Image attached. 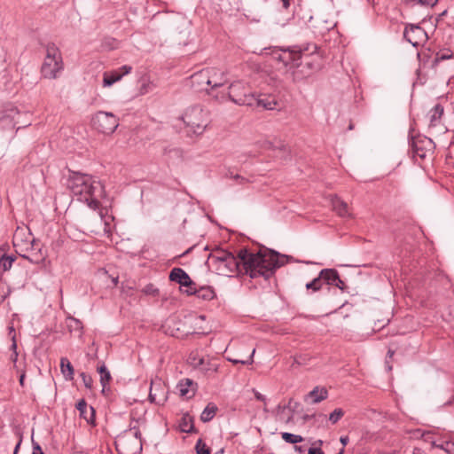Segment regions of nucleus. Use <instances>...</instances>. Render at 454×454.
I'll return each instance as SVG.
<instances>
[{"instance_id":"nucleus-13","label":"nucleus","mask_w":454,"mask_h":454,"mask_svg":"<svg viewBox=\"0 0 454 454\" xmlns=\"http://www.w3.org/2000/svg\"><path fill=\"white\" fill-rule=\"evenodd\" d=\"M20 256L34 264H39L45 259V255L42 252L41 245L36 239L28 246L27 252H23Z\"/></svg>"},{"instance_id":"nucleus-44","label":"nucleus","mask_w":454,"mask_h":454,"mask_svg":"<svg viewBox=\"0 0 454 454\" xmlns=\"http://www.w3.org/2000/svg\"><path fill=\"white\" fill-rule=\"evenodd\" d=\"M438 0H419V3L422 5L434 6L437 4Z\"/></svg>"},{"instance_id":"nucleus-19","label":"nucleus","mask_w":454,"mask_h":454,"mask_svg":"<svg viewBox=\"0 0 454 454\" xmlns=\"http://www.w3.org/2000/svg\"><path fill=\"white\" fill-rule=\"evenodd\" d=\"M209 71L212 72H209L210 78L207 82H209V87L211 90L222 87L227 82V77L221 70L215 67H209Z\"/></svg>"},{"instance_id":"nucleus-4","label":"nucleus","mask_w":454,"mask_h":454,"mask_svg":"<svg viewBox=\"0 0 454 454\" xmlns=\"http://www.w3.org/2000/svg\"><path fill=\"white\" fill-rule=\"evenodd\" d=\"M188 132L200 135L208 125L207 113L199 106H194L186 110L182 117Z\"/></svg>"},{"instance_id":"nucleus-2","label":"nucleus","mask_w":454,"mask_h":454,"mask_svg":"<svg viewBox=\"0 0 454 454\" xmlns=\"http://www.w3.org/2000/svg\"><path fill=\"white\" fill-rule=\"evenodd\" d=\"M67 187L74 197L91 209H98L99 200L106 196L105 187L91 175L69 170Z\"/></svg>"},{"instance_id":"nucleus-47","label":"nucleus","mask_w":454,"mask_h":454,"mask_svg":"<svg viewBox=\"0 0 454 454\" xmlns=\"http://www.w3.org/2000/svg\"><path fill=\"white\" fill-rule=\"evenodd\" d=\"M317 418H319V419H322V420H325V415L321 414V413H320V414H317H317H313V415H311V416H309V415H305V416H304V419H305V420H309V419H312V418H317Z\"/></svg>"},{"instance_id":"nucleus-41","label":"nucleus","mask_w":454,"mask_h":454,"mask_svg":"<svg viewBox=\"0 0 454 454\" xmlns=\"http://www.w3.org/2000/svg\"><path fill=\"white\" fill-rule=\"evenodd\" d=\"M68 321H69V326L71 328H74L75 330H82V322L74 317H69L68 318Z\"/></svg>"},{"instance_id":"nucleus-43","label":"nucleus","mask_w":454,"mask_h":454,"mask_svg":"<svg viewBox=\"0 0 454 454\" xmlns=\"http://www.w3.org/2000/svg\"><path fill=\"white\" fill-rule=\"evenodd\" d=\"M32 454H44L40 445L37 442H35L34 441Z\"/></svg>"},{"instance_id":"nucleus-55","label":"nucleus","mask_w":454,"mask_h":454,"mask_svg":"<svg viewBox=\"0 0 454 454\" xmlns=\"http://www.w3.org/2000/svg\"><path fill=\"white\" fill-rule=\"evenodd\" d=\"M234 178H235V179H237V180H240V182L245 181V178H244V177H242V176H239V175H236V176H234Z\"/></svg>"},{"instance_id":"nucleus-5","label":"nucleus","mask_w":454,"mask_h":454,"mask_svg":"<svg viewBox=\"0 0 454 454\" xmlns=\"http://www.w3.org/2000/svg\"><path fill=\"white\" fill-rule=\"evenodd\" d=\"M317 51V46L312 43L298 51L284 50L280 52L276 51L274 54L275 58L283 62L286 66L291 65L292 67H299L302 63L299 62L300 60L305 59L309 54H315Z\"/></svg>"},{"instance_id":"nucleus-49","label":"nucleus","mask_w":454,"mask_h":454,"mask_svg":"<svg viewBox=\"0 0 454 454\" xmlns=\"http://www.w3.org/2000/svg\"><path fill=\"white\" fill-rule=\"evenodd\" d=\"M21 442H22V436L20 434L19 435V441H18V442H17V444H16V446L14 448V450H13V454H17L18 453Z\"/></svg>"},{"instance_id":"nucleus-10","label":"nucleus","mask_w":454,"mask_h":454,"mask_svg":"<svg viewBox=\"0 0 454 454\" xmlns=\"http://www.w3.org/2000/svg\"><path fill=\"white\" fill-rule=\"evenodd\" d=\"M411 146L413 157L421 160L431 157L435 148L434 141L427 137H413Z\"/></svg>"},{"instance_id":"nucleus-15","label":"nucleus","mask_w":454,"mask_h":454,"mask_svg":"<svg viewBox=\"0 0 454 454\" xmlns=\"http://www.w3.org/2000/svg\"><path fill=\"white\" fill-rule=\"evenodd\" d=\"M168 278L170 281L178 283L181 288L192 289L193 286H196L190 276L182 268L172 269Z\"/></svg>"},{"instance_id":"nucleus-35","label":"nucleus","mask_w":454,"mask_h":454,"mask_svg":"<svg viewBox=\"0 0 454 454\" xmlns=\"http://www.w3.org/2000/svg\"><path fill=\"white\" fill-rule=\"evenodd\" d=\"M195 450L197 454H211L209 447L201 439L198 440Z\"/></svg>"},{"instance_id":"nucleus-7","label":"nucleus","mask_w":454,"mask_h":454,"mask_svg":"<svg viewBox=\"0 0 454 454\" xmlns=\"http://www.w3.org/2000/svg\"><path fill=\"white\" fill-rule=\"evenodd\" d=\"M92 126L98 132L112 134L119 126L118 118L109 112L98 111L91 119Z\"/></svg>"},{"instance_id":"nucleus-45","label":"nucleus","mask_w":454,"mask_h":454,"mask_svg":"<svg viewBox=\"0 0 454 454\" xmlns=\"http://www.w3.org/2000/svg\"><path fill=\"white\" fill-rule=\"evenodd\" d=\"M308 454H325L320 447H311L308 450Z\"/></svg>"},{"instance_id":"nucleus-24","label":"nucleus","mask_w":454,"mask_h":454,"mask_svg":"<svg viewBox=\"0 0 454 454\" xmlns=\"http://www.w3.org/2000/svg\"><path fill=\"white\" fill-rule=\"evenodd\" d=\"M193 385V381L190 379H184L179 381L177 388L179 389L180 395L185 397H192L194 395V391H190L189 387Z\"/></svg>"},{"instance_id":"nucleus-27","label":"nucleus","mask_w":454,"mask_h":454,"mask_svg":"<svg viewBox=\"0 0 454 454\" xmlns=\"http://www.w3.org/2000/svg\"><path fill=\"white\" fill-rule=\"evenodd\" d=\"M179 428L184 433H192L194 431L193 419L189 414H184L179 422Z\"/></svg>"},{"instance_id":"nucleus-8","label":"nucleus","mask_w":454,"mask_h":454,"mask_svg":"<svg viewBox=\"0 0 454 454\" xmlns=\"http://www.w3.org/2000/svg\"><path fill=\"white\" fill-rule=\"evenodd\" d=\"M118 444L124 448L128 454H139L142 450V434L139 429L132 427L125 431L118 439Z\"/></svg>"},{"instance_id":"nucleus-9","label":"nucleus","mask_w":454,"mask_h":454,"mask_svg":"<svg viewBox=\"0 0 454 454\" xmlns=\"http://www.w3.org/2000/svg\"><path fill=\"white\" fill-rule=\"evenodd\" d=\"M444 109L441 104H436L427 114L428 131L432 136L438 137L445 134L448 128L442 123V117Z\"/></svg>"},{"instance_id":"nucleus-59","label":"nucleus","mask_w":454,"mask_h":454,"mask_svg":"<svg viewBox=\"0 0 454 454\" xmlns=\"http://www.w3.org/2000/svg\"><path fill=\"white\" fill-rule=\"evenodd\" d=\"M344 453V447L341 448V450L337 454H343Z\"/></svg>"},{"instance_id":"nucleus-61","label":"nucleus","mask_w":454,"mask_h":454,"mask_svg":"<svg viewBox=\"0 0 454 454\" xmlns=\"http://www.w3.org/2000/svg\"><path fill=\"white\" fill-rule=\"evenodd\" d=\"M264 403H265V405H264V407H263V410H264L265 411H267L266 402H265Z\"/></svg>"},{"instance_id":"nucleus-20","label":"nucleus","mask_w":454,"mask_h":454,"mask_svg":"<svg viewBox=\"0 0 454 454\" xmlns=\"http://www.w3.org/2000/svg\"><path fill=\"white\" fill-rule=\"evenodd\" d=\"M209 72V67H207L193 74L191 77L192 83L197 84L201 90H207L205 86L209 87V82H207L210 78Z\"/></svg>"},{"instance_id":"nucleus-57","label":"nucleus","mask_w":454,"mask_h":454,"mask_svg":"<svg viewBox=\"0 0 454 454\" xmlns=\"http://www.w3.org/2000/svg\"><path fill=\"white\" fill-rule=\"evenodd\" d=\"M286 409V406H281V405L278 406V411H285Z\"/></svg>"},{"instance_id":"nucleus-58","label":"nucleus","mask_w":454,"mask_h":454,"mask_svg":"<svg viewBox=\"0 0 454 454\" xmlns=\"http://www.w3.org/2000/svg\"><path fill=\"white\" fill-rule=\"evenodd\" d=\"M113 282H114V284L116 286V285H117V283H118V278H113Z\"/></svg>"},{"instance_id":"nucleus-33","label":"nucleus","mask_w":454,"mask_h":454,"mask_svg":"<svg viewBox=\"0 0 454 454\" xmlns=\"http://www.w3.org/2000/svg\"><path fill=\"white\" fill-rule=\"evenodd\" d=\"M282 439L288 443H299L303 441V437L298 434H294L288 432H283L281 433Z\"/></svg>"},{"instance_id":"nucleus-54","label":"nucleus","mask_w":454,"mask_h":454,"mask_svg":"<svg viewBox=\"0 0 454 454\" xmlns=\"http://www.w3.org/2000/svg\"><path fill=\"white\" fill-rule=\"evenodd\" d=\"M323 442H323L322 440H317V441H316V442L313 443V445H314L315 447H321V446H322V444H323Z\"/></svg>"},{"instance_id":"nucleus-30","label":"nucleus","mask_w":454,"mask_h":454,"mask_svg":"<svg viewBox=\"0 0 454 454\" xmlns=\"http://www.w3.org/2000/svg\"><path fill=\"white\" fill-rule=\"evenodd\" d=\"M98 372L100 374V383L103 387V390L105 387L109 384V382L112 380V376L106 366L102 364L101 365L98 366Z\"/></svg>"},{"instance_id":"nucleus-53","label":"nucleus","mask_w":454,"mask_h":454,"mask_svg":"<svg viewBox=\"0 0 454 454\" xmlns=\"http://www.w3.org/2000/svg\"><path fill=\"white\" fill-rule=\"evenodd\" d=\"M412 454H425V451L420 448L415 447L413 449Z\"/></svg>"},{"instance_id":"nucleus-28","label":"nucleus","mask_w":454,"mask_h":454,"mask_svg":"<svg viewBox=\"0 0 454 454\" xmlns=\"http://www.w3.org/2000/svg\"><path fill=\"white\" fill-rule=\"evenodd\" d=\"M61 372L67 380H72L74 376V367L67 357L60 359Z\"/></svg>"},{"instance_id":"nucleus-46","label":"nucleus","mask_w":454,"mask_h":454,"mask_svg":"<svg viewBox=\"0 0 454 454\" xmlns=\"http://www.w3.org/2000/svg\"><path fill=\"white\" fill-rule=\"evenodd\" d=\"M253 392L254 394V397L256 398V400L258 401H261V402H263L265 403L266 402V398L264 395H262L261 393H259L257 390L255 389H253Z\"/></svg>"},{"instance_id":"nucleus-62","label":"nucleus","mask_w":454,"mask_h":454,"mask_svg":"<svg viewBox=\"0 0 454 454\" xmlns=\"http://www.w3.org/2000/svg\"><path fill=\"white\" fill-rule=\"evenodd\" d=\"M295 361L298 363V364H301V362L298 360V358H295Z\"/></svg>"},{"instance_id":"nucleus-14","label":"nucleus","mask_w":454,"mask_h":454,"mask_svg":"<svg viewBox=\"0 0 454 454\" xmlns=\"http://www.w3.org/2000/svg\"><path fill=\"white\" fill-rule=\"evenodd\" d=\"M321 278L328 286H333L344 292L347 289V285L340 278L339 272L335 269H323L321 270Z\"/></svg>"},{"instance_id":"nucleus-34","label":"nucleus","mask_w":454,"mask_h":454,"mask_svg":"<svg viewBox=\"0 0 454 454\" xmlns=\"http://www.w3.org/2000/svg\"><path fill=\"white\" fill-rule=\"evenodd\" d=\"M14 260H15V258L13 256H9V255L4 254L0 258V267L4 270H8L12 268V262H14Z\"/></svg>"},{"instance_id":"nucleus-6","label":"nucleus","mask_w":454,"mask_h":454,"mask_svg":"<svg viewBox=\"0 0 454 454\" xmlns=\"http://www.w3.org/2000/svg\"><path fill=\"white\" fill-rule=\"evenodd\" d=\"M230 99L239 106H254L255 97L242 82H235L229 87Z\"/></svg>"},{"instance_id":"nucleus-60","label":"nucleus","mask_w":454,"mask_h":454,"mask_svg":"<svg viewBox=\"0 0 454 454\" xmlns=\"http://www.w3.org/2000/svg\"><path fill=\"white\" fill-rule=\"evenodd\" d=\"M388 354H389V356H393V354H394V352H393V351H391V350H389V351H388Z\"/></svg>"},{"instance_id":"nucleus-39","label":"nucleus","mask_w":454,"mask_h":454,"mask_svg":"<svg viewBox=\"0 0 454 454\" xmlns=\"http://www.w3.org/2000/svg\"><path fill=\"white\" fill-rule=\"evenodd\" d=\"M81 377L82 379L84 386L87 388L90 389L92 387V385H93L92 378L90 375L86 374L85 372H82L81 373Z\"/></svg>"},{"instance_id":"nucleus-36","label":"nucleus","mask_w":454,"mask_h":454,"mask_svg":"<svg viewBox=\"0 0 454 454\" xmlns=\"http://www.w3.org/2000/svg\"><path fill=\"white\" fill-rule=\"evenodd\" d=\"M344 416V411L340 408L335 409L329 415V420L332 424H336Z\"/></svg>"},{"instance_id":"nucleus-51","label":"nucleus","mask_w":454,"mask_h":454,"mask_svg":"<svg viewBox=\"0 0 454 454\" xmlns=\"http://www.w3.org/2000/svg\"><path fill=\"white\" fill-rule=\"evenodd\" d=\"M284 9H288L290 6V0H279Z\"/></svg>"},{"instance_id":"nucleus-11","label":"nucleus","mask_w":454,"mask_h":454,"mask_svg":"<svg viewBox=\"0 0 454 454\" xmlns=\"http://www.w3.org/2000/svg\"><path fill=\"white\" fill-rule=\"evenodd\" d=\"M35 240V239L32 237L29 231L18 228L13 234L12 244L16 253L20 255L23 252H27L28 246Z\"/></svg>"},{"instance_id":"nucleus-16","label":"nucleus","mask_w":454,"mask_h":454,"mask_svg":"<svg viewBox=\"0 0 454 454\" xmlns=\"http://www.w3.org/2000/svg\"><path fill=\"white\" fill-rule=\"evenodd\" d=\"M132 70L130 66L124 65L117 70L105 72L103 74V86L109 87L114 82L120 81L124 75L129 74Z\"/></svg>"},{"instance_id":"nucleus-40","label":"nucleus","mask_w":454,"mask_h":454,"mask_svg":"<svg viewBox=\"0 0 454 454\" xmlns=\"http://www.w3.org/2000/svg\"><path fill=\"white\" fill-rule=\"evenodd\" d=\"M451 58V54L445 53V52H437L436 56L434 59V64H437L440 61L446 60Z\"/></svg>"},{"instance_id":"nucleus-42","label":"nucleus","mask_w":454,"mask_h":454,"mask_svg":"<svg viewBox=\"0 0 454 454\" xmlns=\"http://www.w3.org/2000/svg\"><path fill=\"white\" fill-rule=\"evenodd\" d=\"M436 447H440L441 449H443L444 450H446L447 452L450 453L452 452V450L451 448L454 447V443H451V442H446L444 444H442V445H435Z\"/></svg>"},{"instance_id":"nucleus-37","label":"nucleus","mask_w":454,"mask_h":454,"mask_svg":"<svg viewBox=\"0 0 454 454\" xmlns=\"http://www.w3.org/2000/svg\"><path fill=\"white\" fill-rule=\"evenodd\" d=\"M143 293L148 295L158 296L160 291L153 284H148L143 288Z\"/></svg>"},{"instance_id":"nucleus-21","label":"nucleus","mask_w":454,"mask_h":454,"mask_svg":"<svg viewBox=\"0 0 454 454\" xmlns=\"http://www.w3.org/2000/svg\"><path fill=\"white\" fill-rule=\"evenodd\" d=\"M160 382L152 381L150 393H149V400L151 403H163L166 401V397L164 395L163 390L160 388Z\"/></svg>"},{"instance_id":"nucleus-23","label":"nucleus","mask_w":454,"mask_h":454,"mask_svg":"<svg viewBox=\"0 0 454 454\" xmlns=\"http://www.w3.org/2000/svg\"><path fill=\"white\" fill-rule=\"evenodd\" d=\"M332 204L333 210L340 216L345 217L349 215L348 204L345 201L341 200L340 198H334L332 200Z\"/></svg>"},{"instance_id":"nucleus-12","label":"nucleus","mask_w":454,"mask_h":454,"mask_svg":"<svg viewBox=\"0 0 454 454\" xmlns=\"http://www.w3.org/2000/svg\"><path fill=\"white\" fill-rule=\"evenodd\" d=\"M403 36L414 47L420 46L427 39V35L421 27L411 24L405 27Z\"/></svg>"},{"instance_id":"nucleus-32","label":"nucleus","mask_w":454,"mask_h":454,"mask_svg":"<svg viewBox=\"0 0 454 454\" xmlns=\"http://www.w3.org/2000/svg\"><path fill=\"white\" fill-rule=\"evenodd\" d=\"M324 282V278H321V271L319 275L315 278L312 281L306 284V288L308 290H311L312 292H317L322 288Z\"/></svg>"},{"instance_id":"nucleus-1","label":"nucleus","mask_w":454,"mask_h":454,"mask_svg":"<svg viewBox=\"0 0 454 454\" xmlns=\"http://www.w3.org/2000/svg\"><path fill=\"white\" fill-rule=\"evenodd\" d=\"M284 263V260H280L275 251L263 248L257 253H251L242 248L236 256L231 253L222 263L220 270L224 275L244 273L251 278L262 277L269 279Z\"/></svg>"},{"instance_id":"nucleus-50","label":"nucleus","mask_w":454,"mask_h":454,"mask_svg":"<svg viewBox=\"0 0 454 454\" xmlns=\"http://www.w3.org/2000/svg\"><path fill=\"white\" fill-rule=\"evenodd\" d=\"M340 442L342 443L343 446H346L348 442H349V438L347 435L341 436L340 438Z\"/></svg>"},{"instance_id":"nucleus-38","label":"nucleus","mask_w":454,"mask_h":454,"mask_svg":"<svg viewBox=\"0 0 454 454\" xmlns=\"http://www.w3.org/2000/svg\"><path fill=\"white\" fill-rule=\"evenodd\" d=\"M254 352H255V349L254 348L252 350V353L251 355L248 356V358L247 360H239V359H231L229 358V361H231V363H233L234 364H253L254 362Z\"/></svg>"},{"instance_id":"nucleus-56","label":"nucleus","mask_w":454,"mask_h":454,"mask_svg":"<svg viewBox=\"0 0 454 454\" xmlns=\"http://www.w3.org/2000/svg\"><path fill=\"white\" fill-rule=\"evenodd\" d=\"M196 365H201L203 364V358H200L198 363H194Z\"/></svg>"},{"instance_id":"nucleus-52","label":"nucleus","mask_w":454,"mask_h":454,"mask_svg":"<svg viewBox=\"0 0 454 454\" xmlns=\"http://www.w3.org/2000/svg\"><path fill=\"white\" fill-rule=\"evenodd\" d=\"M294 450L298 453H304L306 450H305V447H303V446L295 445Z\"/></svg>"},{"instance_id":"nucleus-17","label":"nucleus","mask_w":454,"mask_h":454,"mask_svg":"<svg viewBox=\"0 0 454 454\" xmlns=\"http://www.w3.org/2000/svg\"><path fill=\"white\" fill-rule=\"evenodd\" d=\"M182 291L188 295H196L199 299L204 301H211L215 297V290L209 286H201L200 288L193 286L192 289H184Z\"/></svg>"},{"instance_id":"nucleus-22","label":"nucleus","mask_w":454,"mask_h":454,"mask_svg":"<svg viewBox=\"0 0 454 454\" xmlns=\"http://www.w3.org/2000/svg\"><path fill=\"white\" fill-rule=\"evenodd\" d=\"M230 254L231 252L217 247L210 253L208 261L218 264L217 270H222V263L225 261V258L230 255Z\"/></svg>"},{"instance_id":"nucleus-48","label":"nucleus","mask_w":454,"mask_h":454,"mask_svg":"<svg viewBox=\"0 0 454 454\" xmlns=\"http://www.w3.org/2000/svg\"><path fill=\"white\" fill-rule=\"evenodd\" d=\"M20 372V386H24V380H25V377H26V372L24 370H20L19 371Z\"/></svg>"},{"instance_id":"nucleus-26","label":"nucleus","mask_w":454,"mask_h":454,"mask_svg":"<svg viewBox=\"0 0 454 454\" xmlns=\"http://www.w3.org/2000/svg\"><path fill=\"white\" fill-rule=\"evenodd\" d=\"M254 105L266 110H273L276 108L277 102L270 97L264 96L262 98H255Z\"/></svg>"},{"instance_id":"nucleus-29","label":"nucleus","mask_w":454,"mask_h":454,"mask_svg":"<svg viewBox=\"0 0 454 454\" xmlns=\"http://www.w3.org/2000/svg\"><path fill=\"white\" fill-rule=\"evenodd\" d=\"M217 410L215 404L208 403L200 415L201 421L209 422L215 416Z\"/></svg>"},{"instance_id":"nucleus-3","label":"nucleus","mask_w":454,"mask_h":454,"mask_svg":"<svg viewBox=\"0 0 454 454\" xmlns=\"http://www.w3.org/2000/svg\"><path fill=\"white\" fill-rule=\"evenodd\" d=\"M45 50L46 55L41 67V74L44 78L55 79L64 68L62 56L54 43H48Z\"/></svg>"},{"instance_id":"nucleus-25","label":"nucleus","mask_w":454,"mask_h":454,"mask_svg":"<svg viewBox=\"0 0 454 454\" xmlns=\"http://www.w3.org/2000/svg\"><path fill=\"white\" fill-rule=\"evenodd\" d=\"M309 396L312 398L313 403H317L327 398L328 391L325 387L319 388L318 387H316L309 393Z\"/></svg>"},{"instance_id":"nucleus-18","label":"nucleus","mask_w":454,"mask_h":454,"mask_svg":"<svg viewBox=\"0 0 454 454\" xmlns=\"http://www.w3.org/2000/svg\"><path fill=\"white\" fill-rule=\"evenodd\" d=\"M76 409L79 411L81 418L88 424L94 425L95 410L92 406H89L84 399H81L76 404Z\"/></svg>"},{"instance_id":"nucleus-31","label":"nucleus","mask_w":454,"mask_h":454,"mask_svg":"<svg viewBox=\"0 0 454 454\" xmlns=\"http://www.w3.org/2000/svg\"><path fill=\"white\" fill-rule=\"evenodd\" d=\"M9 330H10L9 333L12 336V346H11V349L12 350V354L11 355V360L13 363V365L17 369V371H20V369L18 368V366L16 364L17 360H18V352H17V342H16V338H15V330H14L13 326L9 327Z\"/></svg>"}]
</instances>
